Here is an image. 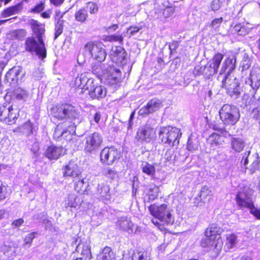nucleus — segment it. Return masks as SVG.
<instances>
[{
    "instance_id": "nucleus-58",
    "label": "nucleus",
    "mask_w": 260,
    "mask_h": 260,
    "mask_svg": "<svg viewBox=\"0 0 260 260\" xmlns=\"http://www.w3.org/2000/svg\"><path fill=\"white\" fill-rule=\"evenodd\" d=\"M174 152L172 150L169 149L167 150L166 153L165 154L164 157L167 161H171L172 160L173 157H175L173 156Z\"/></svg>"
},
{
    "instance_id": "nucleus-8",
    "label": "nucleus",
    "mask_w": 260,
    "mask_h": 260,
    "mask_svg": "<svg viewBox=\"0 0 260 260\" xmlns=\"http://www.w3.org/2000/svg\"><path fill=\"white\" fill-rule=\"evenodd\" d=\"M84 150L88 153H94L101 147L103 138L99 133L94 132L89 134L85 138Z\"/></svg>"
},
{
    "instance_id": "nucleus-37",
    "label": "nucleus",
    "mask_w": 260,
    "mask_h": 260,
    "mask_svg": "<svg viewBox=\"0 0 260 260\" xmlns=\"http://www.w3.org/2000/svg\"><path fill=\"white\" fill-rule=\"evenodd\" d=\"M76 249L78 252H81V255L84 256L85 259L91 256L90 247L87 244H79ZM82 258H84V257Z\"/></svg>"
},
{
    "instance_id": "nucleus-24",
    "label": "nucleus",
    "mask_w": 260,
    "mask_h": 260,
    "mask_svg": "<svg viewBox=\"0 0 260 260\" xmlns=\"http://www.w3.org/2000/svg\"><path fill=\"white\" fill-rule=\"evenodd\" d=\"M91 86V88H89L87 90H88V94L91 98L99 100L105 96L106 90L105 87L101 86H95L93 84Z\"/></svg>"
},
{
    "instance_id": "nucleus-12",
    "label": "nucleus",
    "mask_w": 260,
    "mask_h": 260,
    "mask_svg": "<svg viewBox=\"0 0 260 260\" xmlns=\"http://www.w3.org/2000/svg\"><path fill=\"white\" fill-rule=\"evenodd\" d=\"M237 204L241 207L249 208L250 212L257 219H260V209L255 208L250 197L245 192H240L236 196Z\"/></svg>"
},
{
    "instance_id": "nucleus-14",
    "label": "nucleus",
    "mask_w": 260,
    "mask_h": 260,
    "mask_svg": "<svg viewBox=\"0 0 260 260\" xmlns=\"http://www.w3.org/2000/svg\"><path fill=\"white\" fill-rule=\"evenodd\" d=\"M155 136V130L150 125L146 124L138 128L135 139L141 143H149Z\"/></svg>"
},
{
    "instance_id": "nucleus-46",
    "label": "nucleus",
    "mask_w": 260,
    "mask_h": 260,
    "mask_svg": "<svg viewBox=\"0 0 260 260\" xmlns=\"http://www.w3.org/2000/svg\"><path fill=\"white\" fill-rule=\"evenodd\" d=\"M103 174L106 177L110 179H114L117 176V172L111 168H105L103 171Z\"/></svg>"
},
{
    "instance_id": "nucleus-25",
    "label": "nucleus",
    "mask_w": 260,
    "mask_h": 260,
    "mask_svg": "<svg viewBox=\"0 0 260 260\" xmlns=\"http://www.w3.org/2000/svg\"><path fill=\"white\" fill-rule=\"evenodd\" d=\"M63 153V149L61 147H57L51 145L47 147L45 155L50 160H56Z\"/></svg>"
},
{
    "instance_id": "nucleus-43",
    "label": "nucleus",
    "mask_w": 260,
    "mask_h": 260,
    "mask_svg": "<svg viewBox=\"0 0 260 260\" xmlns=\"http://www.w3.org/2000/svg\"><path fill=\"white\" fill-rule=\"evenodd\" d=\"M37 234H38V232H34L30 233L26 235L24 239L23 246L24 247H29Z\"/></svg>"
},
{
    "instance_id": "nucleus-62",
    "label": "nucleus",
    "mask_w": 260,
    "mask_h": 260,
    "mask_svg": "<svg viewBox=\"0 0 260 260\" xmlns=\"http://www.w3.org/2000/svg\"><path fill=\"white\" fill-rule=\"evenodd\" d=\"M24 223V220L23 218H19L18 219L15 220L12 223V226L13 228H18L21 226Z\"/></svg>"
},
{
    "instance_id": "nucleus-29",
    "label": "nucleus",
    "mask_w": 260,
    "mask_h": 260,
    "mask_svg": "<svg viewBox=\"0 0 260 260\" xmlns=\"http://www.w3.org/2000/svg\"><path fill=\"white\" fill-rule=\"evenodd\" d=\"M222 232V230L216 224H211L206 229L205 235L207 237H220V234Z\"/></svg>"
},
{
    "instance_id": "nucleus-54",
    "label": "nucleus",
    "mask_w": 260,
    "mask_h": 260,
    "mask_svg": "<svg viewBox=\"0 0 260 260\" xmlns=\"http://www.w3.org/2000/svg\"><path fill=\"white\" fill-rule=\"evenodd\" d=\"M141 27L137 26H132L127 28V32L129 33L130 36H134L137 33L140 29Z\"/></svg>"
},
{
    "instance_id": "nucleus-40",
    "label": "nucleus",
    "mask_w": 260,
    "mask_h": 260,
    "mask_svg": "<svg viewBox=\"0 0 260 260\" xmlns=\"http://www.w3.org/2000/svg\"><path fill=\"white\" fill-rule=\"evenodd\" d=\"M159 191L158 186L155 185H150L147 192L149 200L152 201L155 200L158 196Z\"/></svg>"
},
{
    "instance_id": "nucleus-41",
    "label": "nucleus",
    "mask_w": 260,
    "mask_h": 260,
    "mask_svg": "<svg viewBox=\"0 0 260 260\" xmlns=\"http://www.w3.org/2000/svg\"><path fill=\"white\" fill-rule=\"evenodd\" d=\"M75 17L77 21L81 23L84 22L88 17L87 10L85 8L79 10L76 12Z\"/></svg>"
},
{
    "instance_id": "nucleus-18",
    "label": "nucleus",
    "mask_w": 260,
    "mask_h": 260,
    "mask_svg": "<svg viewBox=\"0 0 260 260\" xmlns=\"http://www.w3.org/2000/svg\"><path fill=\"white\" fill-rule=\"evenodd\" d=\"M127 53L123 47L121 46L113 47L110 54V57L113 62L121 65L125 63Z\"/></svg>"
},
{
    "instance_id": "nucleus-10",
    "label": "nucleus",
    "mask_w": 260,
    "mask_h": 260,
    "mask_svg": "<svg viewBox=\"0 0 260 260\" xmlns=\"http://www.w3.org/2000/svg\"><path fill=\"white\" fill-rule=\"evenodd\" d=\"M18 117V110L8 105L0 106V120L11 125L15 122Z\"/></svg>"
},
{
    "instance_id": "nucleus-64",
    "label": "nucleus",
    "mask_w": 260,
    "mask_h": 260,
    "mask_svg": "<svg viewBox=\"0 0 260 260\" xmlns=\"http://www.w3.org/2000/svg\"><path fill=\"white\" fill-rule=\"evenodd\" d=\"M214 129L220 133V134L223 137H226L228 135V132L223 128L219 127L218 126H214Z\"/></svg>"
},
{
    "instance_id": "nucleus-44",
    "label": "nucleus",
    "mask_w": 260,
    "mask_h": 260,
    "mask_svg": "<svg viewBox=\"0 0 260 260\" xmlns=\"http://www.w3.org/2000/svg\"><path fill=\"white\" fill-rule=\"evenodd\" d=\"M10 35L13 39L21 40L25 36V32L23 29H17L12 31Z\"/></svg>"
},
{
    "instance_id": "nucleus-19",
    "label": "nucleus",
    "mask_w": 260,
    "mask_h": 260,
    "mask_svg": "<svg viewBox=\"0 0 260 260\" xmlns=\"http://www.w3.org/2000/svg\"><path fill=\"white\" fill-rule=\"evenodd\" d=\"M94 195L100 200L109 201L111 198L110 186L106 183L98 184L94 190Z\"/></svg>"
},
{
    "instance_id": "nucleus-34",
    "label": "nucleus",
    "mask_w": 260,
    "mask_h": 260,
    "mask_svg": "<svg viewBox=\"0 0 260 260\" xmlns=\"http://www.w3.org/2000/svg\"><path fill=\"white\" fill-rule=\"evenodd\" d=\"M77 178L79 180L75 182V189L79 193H84L86 191L87 181H85V178L82 177L81 174L79 177Z\"/></svg>"
},
{
    "instance_id": "nucleus-45",
    "label": "nucleus",
    "mask_w": 260,
    "mask_h": 260,
    "mask_svg": "<svg viewBox=\"0 0 260 260\" xmlns=\"http://www.w3.org/2000/svg\"><path fill=\"white\" fill-rule=\"evenodd\" d=\"M211 194V191L209 189L208 187L205 186L203 187L200 191V198L201 201L204 202V200L207 199V197L210 196Z\"/></svg>"
},
{
    "instance_id": "nucleus-51",
    "label": "nucleus",
    "mask_w": 260,
    "mask_h": 260,
    "mask_svg": "<svg viewBox=\"0 0 260 260\" xmlns=\"http://www.w3.org/2000/svg\"><path fill=\"white\" fill-rule=\"evenodd\" d=\"M204 66L202 64L197 65L193 70L192 71V74L194 77L200 76L203 74L204 75V72L203 71Z\"/></svg>"
},
{
    "instance_id": "nucleus-50",
    "label": "nucleus",
    "mask_w": 260,
    "mask_h": 260,
    "mask_svg": "<svg viewBox=\"0 0 260 260\" xmlns=\"http://www.w3.org/2000/svg\"><path fill=\"white\" fill-rule=\"evenodd\" d=\"M107 39L109 41L118 42L120 44L122 43L123 40V37L120 35H110L107 37Z\"/></svg>"
},
{
    "instance_id": "nucleus-53",
    "label": "nucleus",
    "mask_w": 260,
    "mask_h": 260,
    "mask_svg": "<svg viewBox=\"0 0 260 260\" xmlns=\"http://www.w3.org/2000/svg\"><path fill=\"white\" fill-rule=\"evenodd\" d=\"M221 5L220 0H213L211 4V10L213 11L218 10L221 7Z\"/></svg>"
},
{
    "instance_id": "nucleus-11",
    "label": "nucleus",
    "mask_w": 260,
    "mask_h": 260,
    "mask_svg": "<svg viewBox=\"0 0 260 260\" xmlns=\"http://www.w3.org/2000/svg\"><path fill=\"white\" fill-rule=\"evenodd\" d=\"M120 156V152L115 147H105L101 152L100 159L102 163L112 165Z\"/></svg>"
},
{
    "instance_id": "nucleus-13",
    "label": "nucleus",
    "mask_w": 260,
    "mask_h": 260,
    "mask_svg": "<svg viewBox=\"0 0 260 260\" xmlns=\"http://www.w3.org/2000/svg\"><path fill=\"white\" fill-rule=\"evenodd\" d=\"M260 86V70L252 71L250 77L245 80L244 87L249 89V95L256 99L255 94Z\"/></svg>"
},
{
    "instance_id": "nucleus-4",
    "label": "nucleus",
    "mask_w": 260,
    "mask_h": 260,
    "mask_svg": "<svg viewBox=\"0 0 260 260\" xmlns=\"http://www.w3.org/2000/svg\"><path fill=\"white\" fill-rule=\"evenodd\" d=\"M220 119L224 124L233 125L240 118V112L236 106L224 104L219 111Z\"/></svg>"
},
{
    "instance_id": "nucleus-2",
    "label": "nucleus",
    "mask_w": 260,
    "mask_h": 260,
    "mask_svg": "<svg viewBox=\"0 0 260 260\" xmlns=\"http://www.w3.org/2000/svg\"><path fill=\"white\" fill-rule=\"evenodd\" d=\"M52 115L54 118L62 121L69 120L70 123L67 127L60 132L58 125L55 130V134H60L62 137H66L67 134L73 135L75 133L76 123L79 122L80 112L74 106L70 104H62L56 106L52 109Z\"/></svg>"
},
{
    "instance_id": "nucleus-1",
    "label": "nucleus",
    "mask_w": 260,
    "mask_h": 260,
    "mask_svg": "<svg viewBox=\"0 0 260 260\" xmlns=\"http://www.w3.org/2000/svg\"><path fill=\"white\" fill-rule=\"evenodd\" d=\"M236 58L234 55L225 57L218 76V80L222 82V87L225 89L227 94L234 99H238L242 92L239 80L231 75L232 72L236 68Z\"/></svg>"
},
{
    "instance_id": "nucleus-60",
    "label": "nucleus",
    "mask_w": 260,
    "mask_h": 260,
    "mask_svg": "<svg viewBox=\"0 0 260 260\" xmlns=\"http://www.w3.org/2000/svg\"><path fill=\"white\" fill-rule=\"evenodd\" d=\"M138 260H150V257L147 252L138 253Z\"/></svg>"
},
{
    "instance_id": "nucleus-15",
    "label": "nucleus",
    "mask_w": 260,
    "mask_h": 260,
    "mask_svg": "<svg viewBox=\"0 0 260 260\" xmlns=\"http://www.w3.org/2000/svg\"><path fill=\"white\" fill-rule=\"evenodd\" d=\"M103 47V45L101 43H88L85 45L84 49L86 51H88L93 58L102 62L106 56L105 50Z\"/></svg>"
},
{
    "instance_id": "nucleus-23",
    "label": "nucleus",
    "mask_w": 260,
    "mask_h": 260,
    "mask_svg": "<svg viewBox=\"0 0 260 260\" xmlns=\"http://www.w3.org/2000/svg\"><path fill=\"white\" fill-rule=\"evenodd\" d=\"M161 106V102L156 99L150 100L146 106L141 108L139 111L140 115L146 116L158 110Z\"/></svg>"
},
{
    "instance_id": "nucleus-30",
    "label": "nucleus",
    "mask_w": 260,
    "mask_h": 260,
    "mask_svg": "<svg viewBox=\"0 0 260 260\" xmlns=\"http://www.w3.org/2000/svg\"><path fill=\"white\" fill-rule=\"evenodd\" d=\"M199 145V139L196 136L191 135L188 139L187 149L189 151L193 152L198 149Z\"/></svg>"
},
{
    "instance_id": "nucleus-42",
    "label": "nucleus",
    "mask_w": 260,
    "mask_h": 260,
    "mask_svg": "<svg viewBox=\"0 0 260 260\" xmlns=\"http://www.w3.org/2000/svg\"><path fill=\"white\" fill-rule=\"evenodd\" d=\"M251 65V60L247 55L245 54L242 60L240 63L239 67V70L241 72H243L245 70L249 69Z\"/></svg>"
},
{
    "instance_id": "nucleus-59",
    "label": "nucleus",
    "mask_w": 260,
    "mask_h": 260,
    "mask_svg": "<svg viewBox=\"0 0 260 260\" xmlns=\"http://www.w3.org/2000/svg\"><path fill=\"white\" fill-rule=\"evenodd\" d=\"M178 47V43L177 41H173L171 43H169V48L170 51V54H172L173 51L176 50V49Z\"/></svg>"
},
{
    "instance_id": "nucleus-36",
    "label": "nucleus",
    "mask_w": 260,
    "mask_h": 260,
    "mask_svg": "<svg viewBox=\"0 0 260 260\" xmlns=\"http://www.w3.org/2000/svg\"><path fill=\"white\" fill-rule=\"evenodd\" d=\"M21 6L19 4L10 7L4 10L2 15L3 17H7L18 13L21 9Z\"/></svg>"
},
{
    "instance_id": "nucleus-31",
    "label": "nucleus",
    "mask_w": 260,
    "mask_h": 260,
    "mask_svg": "<svg viewBox=\"0 0 260 260\" xmlns=\"http://www.w3.org/2000/svg\"><path fill=\"white\" fill-rule=\"evenodd\" d=\"M142 172L145 174L153 177L155 174V168L154 166L146 161H143L140 166Z\"/></svg>"
},
{
    "instance_id": "nucleus-61",
    "label": "nucleus",
    "mask_w": 260,
    "mask_h": 260,
    "mask_svg": "<svg viewBox=\"0 0 260 260\" xmlns=\"http://www.w3.org/2000/svg\"><path fill=\"white\" fill-rule=\"evenodd\" d=\"M32 75L36 80H40L42 77V71L39 69H36Z\"/></svg>"
},
{
    "instance_id": "nucleus-56",
    "label": "nucleus",
    "mask_w": 260,
    "mask_h": 260,
    "mask_svg": "<svg viewBox=\"0 0 260 260\" xmlns=\"http://www.w3.org/2000/svg\"><path fill=\"white\" fill-rule=\"evenodd\" d=\"M92 72L97 76H100L102 73V68L99 64H94L92 67Z\"/></svg>"
},
{
    "instance_id": "nucleus-9",
    "label": "nucleus",
    "mask_w": 260,
    "mask_h": 260,
    "mask_svg": "<svg viewBox=\"0 0 260 260\" xmlns=\"http://www.w3.org/2000/svg\"><path fill=\"white\" fill-rule=\"evenodd\" d=\"M223 58V55L220 53H217L214 55L207 64L204 66L203 71L205 77L209 78L218 72L219 73L220 70L219 67Z\"/></svg>"
},
{
    "instance_id": "nucleus-57",
    "label": "nucleus",
    "mask_w": 260,
    "mask_h": 260,
    "mask_svg": "<svg viewBox=\"0 0 260 260\" xmlns=\"http://www.w3.org/2000/svg\"><path fill=\"white\" fill-rule=\"evenodd\" d=\"M81 74L79 75L74 80V81L72 82V84L74 85V86L77 88H79L81 89V87L82 86L81 84Z\"/></svg>"
},
{
    "instance_id": "nucleus-7",
    "label": "nucleus",
    "mask_w": 260,
    "mask_h": 260,
    "mask_svg": "<svg viewBox=\"0 0 260 260\" xmlns=\"http://www.w3.org/2000/svg\"><path fill=\"white\" fill-rule=\"evenodd\" d=\"M241 165L246 169L250 171V173H253L259 168V157L257 153H251L248 150L241 154Z\"/></svg>"
},
{
    "instance_id": "nucleus-38",
    "label": "nucleus",
    "mask_w": 260,
    "mask_h": 260,
    "mask_svg": "<svg viewBox=\"0 0 260 260\" xmlns=\"http://www.w3.org/2000/svg\"><path fill=\"white\" fill-rule=\"evenodd\" d=\"M16 98L19 100L27 101L29 98V93L28 91L22 88H18L15 91Z\"/></svg>"
},
{
    "instance_id": "nucleus-35",
    "label": "nucleus",
    "mask_w": 260,
    "mask_h": 260,
    "mask_svg": "<svg viewBox=\"0 0 260 260\" xmlns=\"http://www.w3.org/2000/svg\"><path fill=\"white\" fill-rule=\"evenodd\" d=\"M32 28L34 34L36 35L37 39L43 40V35L45 32V28L41 24H39L37 21H34L32 23Z\"/></svg>"
},
{
    "instance_id": "nucleus-63",
    "label": "nucleus",
    "mask_w": 260,
    "mask_h": 260,
    "mask_svg": "<svg viewBox=\"0 0 260 260\" xmlns=\"http://www.w3.org/2000/svg\"><path fill=\"white\" fill-rule=\"evenodd\" d=\"M6 191L5 186L2 185L0 186V200L5 199L6 197Z\"/></svg>"
},
{
    "instance_id": "nucleus-3",
    "label": "nucleus",
    "mask_w": 260,
    "mask_h": 260,
    "mask_svg": "<svg viewBox=\"0 0 260 260\" xmlns=\"http://www.w3.org/2000/svg\"><path fill=\"white\" fill-rule=\"evenodd\" d=\"M181 135L179 128L169 126L161 127L158 136L162 142L173 146L178 145Z\"/></svg>"
},
{
    "instance_id": "nucleus-26",
    "label": "nucleus",
    "mask_w": 260,
    "mask_h": 260,
    "mask_svg": "<svg viewBox=\"0 0 260 260\" xmlns=\"http://www.w3.org/2000/svg\"><path fill=\"white\" fill-rule=\"evenodd\" d=\"M118 224L123 231L127 232L129 234L134 233V225L126 217H121L118 220Z\"/></svg>"
},
{
    "instance_id": "nucleus-22",
    "label": "nucleus",
    "mask_w": 260,
    "mask_h": 260,
    "mask_svg": "<svg viewBox=\"0 0 260 260\" xmlns=\"http://www.w3.org/2000/svg\"><path fill=\"white\" fill-rule=\"evenodd\" d=\"M17 246L15 244H5L0 251L1 260H11L16 255Z\"/></svg>"
},
{
    "instance_id": "nucleus-20",
    "label": "nucleus",
    "mask_w": 260,
    "mask_h": 260,
    "mask_svg": "<svg viewBox=\"0 0 260 260\" xmlns=\"http://www.w3.org/2000/svg\"><path fill=\"white\" fill-rule=\"evenodd\" d=\"M121 81V73L119 69L113 66H110L107 69L106 82L107 84L113 85Z\"/></svg>"
},
{
    "instance_id": "nucleus-5",
    "label": "nucleus",
    "mask_w": 260,
    "mask_h": 260,
    "mask_svg": "<svg viewBox=\"0 0 260 260\" xmlns=\"http://www.w3.org/2000/svg\"><path fill=\"white\" fill-rule=\"evenodd\" d=\"M149 209L150 213L160 221L167 224H172L174 222L171 210L166 204H162L160 206L155 204L151 205Z\"/></svg>"
},
{
    "instance_id": "nucleus-52",
    "label": "nucleus",
    "mask_w": 260,
    "mask_h": 260,
    "mask_svg": "<svg viewBox=\"0 0 260 260\" xmlns=\"http://www.w3.org/2000/svg\"><path fill=\"white\" fill-rule=\"evenodd\" d=\"M223 19L222 17L215 18V19H213L212 21L210 26L212 28H213L214 29H217L219 27V26H220L221 23L223 21Z\"/></svg>"
},
{
    "instance_id": "nucleus-49",
    "label": "nucleus",
    "mask_w": 260,
    "mask_h": 260,
    "mask_svg": "<svg viewBox=\"0 0 260 260\" xmlns=\"http://www.w3.org/2000/svg\"><path fill=\"white\" fill-rule=\"evenodd\" d=\"M87 12L88 11L91 14H94L98 12V7L96 4L93 2H88L86 5Z\"/></svg>"
},
{
    "instance_id": "nucleus-16",
    "label": "nucleus",
    "mask_w": 260,
    "mask_h": 260,
    "mask_svg": "<svg viewBox=\"0 0 260 260\" xmlns=\"http://www.w3.org/2000/svg\"><path fill=\"white\" fill-rule=\"evenodd\" d=\"M201 245L207 250H213L215 253H218L222 248L223 242L220 237H207L202 239Z\"/></svg>"
},
{
    "instance_id": "nucleus-33",
    "label": "nucleus",
    "mask_w": 260,
    "mask_h": 260,
    "mask_svg": "<svg viewBox=\"0 0 260 260\" xmlns=\"http://www.w3.org/2000/svg\"><path fill=\"white\" fill-rule=\"evenodd\" d=\"M88 73L84 72L81 74V89L83 90H87L89 88H91L92 84H93V80L87 77Z\"/></svg>"
},
{
    "instance_id": "nucleus-28",
    "label": "nucleus",
    "mask_w": 260,
    "mask_h": 260,
    "mask_svg": "<svg viewBox=\"0 0 260 260\" xmlns=\"http://www.w3.org/2000/svg\"><path fill=\"white\" fill-rule=\"evenodd\" d=\"M34 127L32 123L29 121H27L23 125L16 128V132L21 133L27 137L29 136L33 133Z\"/></svg>"
},
{
    "instance_id": "nucleus-55",
    "label": "nucleus",
    "mask_w": 260,
    "mask_h": 260,
    "mask_svg": "<svg viewBox=\"0 0 260 260\" xmlns=\"http://www.w3.org/2000/svg\"><path fill=\"white\" fill-rule=\"evenodd\" d=\"M44 3L41 2L40 4H37L31 10V12L34 13H40L44 9Z\"/></svg>"
},
{
    "instance_id": "nucleus-6",
    "label": "nucleus",
    "mask_w": 260,
    "mask_h": 260,
    "mask_svg": "<svg viewBox=\"0 0 260 260\" xmlns=\"http://www.w3.org/2000/svg\"><path fill=\"white\" fill-rule=\"evenodd\" d=\"M25 50L31 53L35 54L40 58L43 59L46 57V50L43 40L30 37L26 39L25 42Z\"/></svg>"
},
{
    "instance_id": "nucleus-39",
    "label": "nucleus",
    "mask_w": 260,
    "mask_h": 260,
    "mask_svg": "<svg viewBox=\"0 0 260 260\" xmlns=\"http://www.w3.org/2000/svg\"><path fill=\"white\" fill-rule=\"evenodd\" d=\"M208 143L210 144L211 146L213 147L215 146H217L221 144L222 140L221 136L219 134L216 133H213L211 135L208 140Z\"/></svg>"
},
{
    "instance_id": "nucleus-47",
    "label": "nucleus",
    "mask_w": 260,
    "mask_h": 260,
    "mask_svg": "<svg viewBox=\"0 0 260 260\" xmlns=\"http://www.w3.org/2000/svg\"><path fill=\"white\" fill-rule=\"evenodd\" d=\"M236 241V235L235 234H231L227 237L226 244L229 248H232L235 245Z\"/></svg>"
},
{
    "instance_id": "nucleus-32",
    "label": "nucleus",
    "mask_w": 260,
    "mask_h": 260,
    "mask_svg": "<svg viewBox=\"0 0 260 260\" xmlns=\"http://www.w3.org/2000/svg\"><path fill=\"white\" fill-rule=\"evenodd\" d=\"M232 149L236 152H241L245 147L244 141L240 138H233L231 140Z\"/></svg>"
},
{
    "instance_id": "nucleus-27",
    "label": "nucleus",
    "mask_w": 260,
    "mask_h": 260,
    "mask_svg": "<svg viewBox=\"0 0 260 260\" xmlns=\"http://www.w3.org/2000/svg\"><path fill=\"white\" fill-rule=\"evenodd\" d=\"M98 260H116L115 254L110 247L106 246L98 255Z\"/></svg>"
},
{
    "instance_id": "nucleus-17",
    "label": "nucleus",
    "mask_w": 260,
    "mask_h": 260,
    "mask_svg": "<svg viewBox=\"0 0 260 260\" xmlns=\"http://www.w3.org/2000/svg\"><path fill=\"white\" fill-rule=\"evenodd\" d=\"M24 75L23 68L21 66H15L9 70L6 75V79L11 84L15 85Z\"/></svg>"
},
{
    "instance_id": "nucleus-21",
    "label": "nucleus",
    "mask_w": 260,
    "mask_h": 260,
    "mask_svg": "<svg viewBox=\"0 0 260 260\" xmlns=\"http://www.w3.org/2000/svg\"><path fill=\"white\" fill-rule=\"evenodd\" d=\"M62 173L64 177H71L73 178L79 177L81 174L79 166L74 161L71 160L62 168Z\"/></svg>"
},
{
    "instance_id": "nucleus-48",
    "label": "nucleus",
    "mask_w": 260,
    "mask_h": 260,
    "mask_svg": "<svg viewBox=\"0 0 260 260\" xmlns=\"http://www.w3.org/2000/svg\"><path fill=\"white\" fill-rule=\"evenodd\" d=\"M63 27V20L59 19L55 25V32L54 34L55 39L62 34Z\"/></svg>"
}]
</instances>
